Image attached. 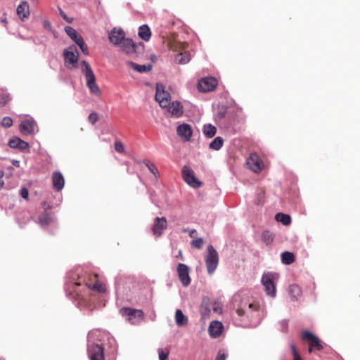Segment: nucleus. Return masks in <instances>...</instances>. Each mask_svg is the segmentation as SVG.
Here are the masks:
<instances>
[{
    "label": "nucleus",
    "mask_w": 360,
    "mask_h": 360,
    "mask_svg": "<svg viewBox=\"0 0 360 360\" xmlns=\"http://www.w3.org/2000/svg\"><path fill=\"white\" fill-rule=\"evenodd\" d=\"M65 290L68 296H72L78 301L75 304L78 307L86 302V296L91 291L105 292V288L97 279L96 274L84 272L80 268L67 273Z\"/></svg>",
    "instance_id": "1"
},
{
    "label": "nucleus",
    "mask_w": 360,
    "mask_h": 360,
    "mask_svg": "<svg viewBox=\"0 0 360 360\" xmlns=\"http://www.w3.org/2000/svg\"><path fill=\"white\" fill-rule=\"evenodd\" d=\"M234 317L240 321L238 325L245 328L256 327L260 323L259 311L252 303L245 304L237 309Z\"/></svg>",
    "instance_id": "2"
},
{
    "label": "nucleus",
    "mask_w": 360,
    "mask_h": 360,
    "mask_svg": "<svg viewBox=\"0 0 360 360\" xmlns=\"http://www.w3.org/2000/svg\"><path fill=\"white\" fill-rule=\"evenodd\" d=\"M125 35L123 29L114 27L108 34L109 41L114 46L119 47L122 52L127 55H132L136 53L137 45Z\"/></svg>",
    "instance_id": "3"
},
{
    "label": "nucleus",
    "mask_w": 360,
    "mask_h": 360,
    "mask_svg": "<svg viewBox=\"0 0 360 360\" xmlns=\"http://www.w3.org/2000/svg\"><path fill=\"white\" fill-rule=\"evenodd\" d=\"M80 64L82 65L81 71L86 77V86L90 91L95 95L100 94L101 90L96 83V77L90 65L86 60H82Z\"/></svg>",
    "instance_id": "4"
},
{
    "label": "nucleus",
    "mask_w": 360,
    "mask_h": 360,
    "mask_svg": "<svg viewBox=\"0 0 360 360\" xmlns=\"http://www.w3.org/2000/svg\"><path fill=\"white\" fill-rule=\"evenodd\" d=\"M205 262L209 275H212L219 264V254L212 245L207 248V252L205 255Z\"/></svg>",
    "instance_id": "5"
},
{
    "label": "nucleus",
    "mask_w": 360,
    "mask_h": 360,
    "mask_svg": "<svg viewBox=\"0 0 360 360\" xmlns=\"http://www.w3.org/2000/svg\"><path fill=\"white\" fill-rule=\"evenodd\" d=\"M65 66L69 69L77 68L78 66L79 51L75 45H70L63 51Z\"/></svg>",
    "instance_id": "6"
},
{
    "label": "nucleus",
    "mask_w": 360,
    "mask_h": 360,
    "mask_svg": "<svg viewBox=\"0 0 360 360\" xmlns=\"http://www.w3.org/2000/svg\"><path fill=\"white\" fill-rule=\"evenodd\" d=\"M120 313L133 325L140 323L144 317V313L142 310L132 309L130 307H123L120 309Z\"/></svg>",
    "instance_id": "7"
},
{
    "label": "nucleus",
    "mask_w": 360,
    "mask_h": 360,
    "mask_svg": "<svg viewBox=\"0 0 360 360\" xmlns=\"http://www.w3.org/2000/svg\"><path fill=\"white\" fill-rule=\"evenodd\" d=\"M87 354L90 360H104V348L101 345L91 342L89 333L87 336Z\"/></svg>",
    "instance_id": "8"
},
{
    "label": "nucleus",
    "mask_w": 360,
    "mask_h": 360,
    "mask_svg": "<svg viewBox=\"0 0 360 360\" xmlns=\"http://www.w3.org/2000/svg\"><path fill=\"white\" fill-rule=\"evenodd\" d=\"M65 32L68 35V37H70V38L72 40H73L75 43L79 47L82 52L84 55H89V49L86 44H85L83 37L80 34H79V33L77 32L75 29L70 26H65Z\"/></svg>",
    "instance_id": "9"
},
{
    "label": "nucleus",
    "mask_w": 360,
    "mask_h": 360,
    "mask_svg": "<svg viewBox=\"0 0 360 360\" xmlns=\"http://www.w3.org/2000/svg\"><path fill=\"white\" fill-rule=\"evenodd\" d=\"M181 172L184 180L190 186L193 188H198L201 186L202 183L195 176L193 170L189 166H184Z\"/></svg>",
    "instance_id": "10"
},
{
    "label": "nucleus",
    "mask_w": 360,
    "mask_h": 360,
    "mask_svg": "<svg viewBox=\"0 0 360 360\" xmlns=\"http://www.w3.org/2000/svg\"><path fill=\"white\" fill-rule=\"evenodd\" d=\"M302 338L304 340L309 341V346L308 349L309 353H311L314 349L321 351L323 349L320 339L314 333L309 330H305L302 333Z\"/></svg>",
    "instance_id": "11"
},
{
    "label": "nucleus",
    "mask_w": 360,
    "mask_h": 360,
    "mask_svg": "<svg viewBox=\"0 0 360 360\" xmlns=\"http://www.w3.org/2000/svg\"><path fill=\"white\" fill-rule=\"evenodd\" d=\"M155 100L159 103L162 108H166L169 105L171 96L169 92L165 91V87L162 84H156Z\"/></svg>",
    "instance_id": "12"
},
{
    "label": "nucleus",
    "mask_w": 360,
    "mask_h": 360,
    "mask_svg": "<svg viewBox=\"0 0 360 360\" xmlns=\"http://www.w3.org/2000/svg\"><path fill=\"white\" fill-rule=\"evenodd\" d=\"M274 274L271 273L264 274L262 276V283L265 288L266 294L274 297L276 296V285L274 282Z\"/></svg>",
    "instance_id": "13"
},
{
    "label": "nucleus",
    "mask_w": 360,
    "mask_h": 360,
    "mask_svg": "<svg viewBox=\"0 0 360 360\" xmlns=\"http://www.w3.org/2000/svg\"><path fill=\"white\" fill-rule=\"evenodd\" d=\"M177 273L179 278L185 287H187L191 283V278L189 276V268L188 266L182 263H179L177 266Z\"/></svg>",
    "instance_id": "14"
},
{
    "label": "nucleus",
    "mask_w": 360,
    "mask_h": 360,
    "mask_svg": "<svg viewBox=\"0 0 360 360\" xmlns=\"http://www.w3.org/2000/svg\"><path fill=\"white\" fill-rule=\"evenodd\" d=\"M217 80L213 77H204L199 80L198 88L201 92H208L214 89Z\"/></svg>",
    "instance_id": "15"
},
{
    "label": "nucleus",
    "mask_w": 360,
    "mask_h": 360,
    "mask_svg": "<svg viewBox=\"0 0 360 360\" xmlns=\"http://www.w3.org/2000/svg\"><path fill=\"white\" fill-rule=\"evenodd\" d=\"M36 125V121L32 117H30L20 122L19 130L23 135H30L34 132Z\"/></svg>",
    "instance_id": "16"
},
{
    "label": "nucleus",
    "mask_w": 360,
    "mask_h": 360,
    "mask_svg": "<svg viewBox=\"0 0 360 360\" xmlns=\"http://www.w3.org/2000/svg\"><path fill=\"white\" fill-rule=\"evenodd\" d=\"M176 133L184 141H188L192 136L193 130L190 124L183 123L177 127Z\"/></svg>",
    "instance_id": "17"
},
{
    "label": "nucleus",
    "mask_w": 360,
    "mask_h": 360,
    "mask_svg": "<svg viewBox=\"0 0 360 360\" xmlns=\"http://www.w3.org/2000/svg\"><path fill=\"white\" fill-rule=\"evenodd\" d=\"M167 228V219L165 217H155L153 227V234L160 236L163 231Z\"/></svg>",
    "instance_id": "18"
},
{
    "label": "nucleus",
    "mask_w": 360,
    "mask_h": 360,
    "mask_svg": "<svg viewBox=\"0 0 360 360\" xmlns=\"http://www.w3.org/2000/svg\"><path fill=\"white\" fill-rule=\"evenodd\" d=\"M223 324L219 321H212L209 326L208 331L210 337L217 338L221 334Z\"/></svg>",
    "instance_id": "19"
},
{
    "label": "nucleus",
    "mask_w": 360,
    "mask_h": 360,
    "mask_svg": "<svg viewBox=\"0 0 360 360\" xmlns=\"http://www.w3.org/2000/svg\"><path fill=\"white\" fill-rule=\"evenodd\" d=\"M168 109L169 112L171 113L172 116L176 117H179L183 115V106L179 101H173L170 102L169 101V105L166 108Z\"/></svg>",
    "instance_id": "20"
},
{
    "label": "nucleus",
    "mask_w": 360,
    "mask_h": 360,
    "mask_svg": "<svg viewBox=\"0 0 360 360\" xmlns=\"http://www.w3.org/2000/svg\"><path fill=\"white\" fill-rule=\"evenodd\" d=\"M8 145L11 148L20 149L22 150L28 149L30 148V145L27 141H25L22 139L16 136L11 139L8 141Z\"/></svg>",
    "instance_id": "21"
},
{
    "label": "nucleus",
    "mask_w": 360,
    "mask_h": 360,
    "mask_svg": "<svg viewBox=\"0 0 360 360\" xmlns=\"http://www.w3.org/2000/svg\"><path fill=\"white\" fill-rule=\"evenodd\" d=\"M52 181L53 188L59 191L64 187L65 179L61 172H54L52 175Z\"/></svg>",
    "instance_id": "22"
},
{
    "label": "nucleus",
    "mask_w": 360,
    "mask_h": 360,
    "mask_svg": "<svg viewBox=\"0 0 360 360\" xmlns=\"http://www.w3.org/2000/svg\"><path fill=\"white\" fill-rule=\"evenodd\" d=\"M16 12L21 20H25L30 15L29 4L27 1H22L16 9Z\"/></svg>",
    "instance_id": "23"
},
{
    "label": "nucleus",
    "mask_w": 360,
    "mask_h": 360,
    "mask_svg": "<svg viewBox=\"0 0 360 360\" xmlns=\"http://www.w3.org/2000/svg\"><path fill=\"white\" fill-rule=\"evenodd\" d=\"M213 302L211 301L210 298L207 296L203 297L200 305V313L202 315H209L211 309Z\"/></svg>",
    "instance_id": "24"
},
{
    "label": "nucleus",
    "mask_w": 360,
    "mask_h": 360,
    "mask_svg": "<svg viewBox=\"0 0 360 360\" xmlns=\"http://www.w3.org/2000/svg\"><path fill=\"white\" fill-rule=\"evenodd\" d=\"M139 36L145 41H148L151 37V31L148 25H142L139 28Z\"/></svg>",
    "instance_id": "25"
},
{
    "label": "nucleus",
    "mask_w": 360,
    "mask_h": 360,
    "mask_svg": "<svg viewBox=\"0 0 360 360\" xmlns=\"http://www.w3.org/2000/svg\"><path fill=\"white\" fill-rule=\"evenodd\" d=\"M128 64L133 70L140 73L148 72L153 68V65L151 64L139 65L132 61H129Z\"/></svg>",
    "instance_id": "26"
},
{
    "label": "nucleus",
    "mask_w": 360,
    "mask_h": 360,
    "mask_svg": "<svg viewBox=\"0 0 360 360\" xmlns=\"http://www.w3.org/2000/svg\"><path fill=\"white\" fill-rule=\"evenodd\" d=\"M53 221V218L49 213H42L39 216V224L44 229Z\"/></svg>",
    "instance_id": "27"
},
{
    "label": "nucleus",
    "mask_w": 360,
    "mask_h": 360,
    "mask_svg": "<svg viewBox=\"0 0 360 360\" xmlns=\"http://www.w3.org/2000/svg\"><path fill=\"white\" fill-rule=\"evenodd\" d=\"M175 322L179 327L184 326L188 323V317L184 314L181 309H176V311Z\"/></svg>",
    "instance_id": "28"
},
{
    "label": "nucleus",
    "mask_w": 360,
    "mask_h": 360,
    "mask_svg": "<svg viewBox=\"0 0 360 360\" xmlns=\"http://www.w3.org/2000/svg\"><path fill=\"white\" fill-rule=\"evenodd\" d=\"M275 219L284 226H288L291 223V217L289 214L283 212H278L276 214Z\"/></svg>",
    "instance_id": "29"
},
{
    "label": "nucleus",
    "mask_w": 360,
    "mask_h": 360,
    "mask_svg": "<svg viewBox=\"0 0 360 360\" xmlns=\"http://www.w3.org/2000/svg\"><path fill=\"white\" fill-rule=\"evenodd\" d=\"M281 262L284 264H291L295 262V255L292 252L285 251L281 253Z\"/></svg>",
    "instance_id": "30"
},
{
    "label": "nucleus",
    "mask_w": 360,
    "mask_h": 360,
    "mask_svg": "<svg viewBox=\"0 0 360 360\" xmlns=\"http://www.w3.org/2000/svg\"><path fill=\"white\" fill-rule=\"evenodd\" d=\"M202 131L207 138H212L216 134L217 128L211 124H207L204 125Z\"/></svg>",
    "instance_id": "31"
},
{
    "label": "nucleus",
    "mask_w": 360,
    "mask_h": 360,
    "mask_svg": "<svg viewBox=\"0 0 360 360\" xmlns=\"http://www.w3.org/2000/svg\"><path fill=\"white\" fill-rule=\"evenodd\" d=\"M190 54L188 52L181 53L175 56V62L178 64H186L190 61Z\"/></svg>",
    "instance_id": "32"
},
{
    "label": "nucleus",
    "mask_w": 360,
    "mask_h": 360,
    "mask_svg": "<svg viewBox=\"0 0 360 360\" xmlns=\"http://www.w3.org/2000/svg\"><path fill=\"white\" fill-rule=\"evenodd\" d=\"M274 239V234L269 230H264L262 233V240L266 245H270Z\"/></svg>",
    "instance_id": "33"
},
{
    "label": "nucleus",
    "mask_w": 360,
    "mask_h": 360,
    "mask_svg": "<svg viewBox=\"0 0 360 360\" xmlns=\"http://www.w3.org/2000/svg\"><path fill=\"white\" fill-rule=\"evenodd\" d=\"M223 143V139L220 136H217L210 143L209 148L212 150H219L222 147Z\"/></svg>",
    "instance_id": "34"
},
{
    "label": "nucleus",
    "mask_w": 360,
    "mask_h": 360,
    "mask_svg": "<svg viewBox=\"0 0 360 360\" xmlns=\"http://www.w3.org/2000/svg\"><path fill=\"white\" fill-rule=\"evenodd\" d=\"M289 293L292 299L297 300L301 295V290L297 285H291L289 287Z\"/></svg>",
    "instance_id": "35"
},
{
    "label": "nucleus",
    "mask_w": 360,
    "mask_h": 360,
    "mask_svg": "<svg viewBox=\"0 0 360 360\" xmlns=\"http://www.w3.org/2000/svg\"><path fill=\"white\" fill-rule=\"evenodd\" d=\"M143 164L148 168L149 171L153 174L155 176H158V169L157 168V167L153 165V164H150L149 160H144L143 161Z\"/></svg>",
    "instance_id": "36"
},
{
    "label": "nucleus",
    "mask_w": 360,
    "mask_h": 360,
    "mask_svg": "<svg viewBox=\"0 0 360 360\" xmlns=\"http://www.w3.org/2000/svg\"><path fill=\"white\" fill-rule=\"evenodd\" d=\"M248 164L250 165V168L255 172H258L262 170V165L259 162L256 161L252 164L250 162H248Z\"/></svg>",
    "instance_id": "37"
},
{
    "label": "nucleus",
    "mask_w": 360,
    "mask_h": 360,
    "mask_svg": "<svg viewBox=\"0 0 360 360\" xmlns=\"http://www.w3.org/2000/svg\"><path fill=\"white\" fill-rule=\"evenodd\" d=\"M11 100V96L8 93H1L0 94V105H5Z\"/></svg>",
    "instance_id": "38"
},
{
    "label": "nucleus",
    "mask_w": 360,
    "mask_h": 360,
    "mask_svg": "<svg viewBox=\"0 0 360 360\" xmlns=\"http://www.w3.org/2000/svg\"><path fill=\"white\" fill-rule=\"evenodd\" d=\"M212 310L217 314H221L222 312V306L220 302L214 301L212 305Z\"/></svg>",
    "instance_id": "39"
},
{
    "label": "nucleus",
    "mask_w": 360,
    "mask_h": 360,
    "mask_svg": "<svg viewBox=\"0 0 360 360\" xmlns=\"http://www.w3.org/2000/svg\"><path fill=\"white\" fill-rule=\"evenodd\" d=\"M1 125L5 128H9L13 125V120L10 117H4L2 119Z\"/></svg>",
    "instance_id": "40"
},
{
    "label": "nucleus",
    "mask_w": 360,
    "mask_h": 360,
    "mask_svg": "<svg viewBox=\"0 0 360 360\" xmlns=\"http://www.w3.org/2000/svg\"><path fill=\"white\" fill-rule=\"evenodd\" d=\"M228 356V354L224 350H219L215 360H226Z\"/></svg>",
    "instance_id": "41"
},
{
    "label": "nucleus",
    "mask_w": 360,
    "mask_h": 360,
    "mask_svg": "<svg viewBox=\"0 0 360 360\" xmlns=\"http://www.w3.org/2000/svg\"><path fill=\"white\" fill-rule=\"evenodd\" d=\"M203 243V239L202 238H198L192 241V245L198 249L201 248Z\"/></svg>",
    "instance_id": "42"
},
{
    "label": "nucleus",
    "mask_w": 360,
    "mask_h": 360,
    "mask_svg": "<svg viewBox=\"0 0 360 360\" xmlns=\"http://www.w3.org/2000/svg\"><path fill=\"white\" fill-rule=\"evenodd\" d=\"M159 359L160 360H166L169 355L168 351H165L162 349H158Z\"/></svg>",
    "instance_id": "43"
},
{
    "label": "nucleus",
    "mask_w": 360,
    "mask_h": 360,
    "mask_svg": "<svg viewBox=\"0 0 360 360\" xmlns=\"http://www.w3.org/2000/svg\"><path fill=\"white\" fill-rule=\"evenodd\" d=\"M88 119H89V121L92 124H95L98 120V115L96 112H92L91 113L89 114V117H88Z\"/></svg>",
    "instance_id": "44"
},
{
    "label": "nucleus",
    "mask_w": 360,
    "mask_h": 360,
    "mask_svg": "<svg viewBox=\"0 0 360 360\" xmlns=\"http://www.w3.org/2000/svg\"><path fill=\"white\" fill-rule=\"evenodd\" d=\"M20 196L23 199H25V200H28L29 199V191H28V189L26 187H22L20 189Z\"/></svg>",
    "instance_id": "45"
},
{
    "label": "nucleus",
    "mask_w": 360,
    "mask_h": 360,
    "mask_svg": "<svg viewBox=\"0 0 360 360\" xmlns=\"http://www.w3.org/2000/svg\"><path fill=\"white\" fill-rule=\"evenodd\" d=\"M115 149L118 153H122L124 150V146L120 141H116L115 143Z\"/></svg>",
    "instance_id": "46"
},
{
    "label": "nucleus",
    "mask_w": 360,
    "mask_h": 360,
    "mask_svg": "<svg viewBox=\"0 0 360 360\" xmlns=\"http://www.w3.org/2000/svg\"><path fill=\"white\" fill-rule=\"evenodd\" d=\"M290 347H291V349H292V355H293V359L300 358L301 356L299 354L295 345L294 344H292Z\"/></svg>",
    "instance_id": "47"
},
{
    "label": "nucleus",
    "mask_w": 360,
    "mask_h": 360,
    "mask_svg": "<svg viewBox=\"0 0 360 360\" xmlns=\"http://www.w3.org/2000/svg\"><path fill=\"white\" fill-rule=\"evenodd\" d=\"M280 324L281 326L282 330L285 332L288 330V321L285 319L282 320V321H281Z\"/></svg>",
    "instance_id": "48"
},
{
    "label": "nucleus",
    "mask_w": 360,
    "mask_h": 360,
    "mask_svg": "<svg viewBox=\"0 0 360 360\" xmlns=\"http://www.w3.org/2000/svg\"><path fill=\"white\" fill-rule=\"evenodd\" d=\"M59 11H60V14L61 15V17L65 20H66L68 22H72V19H70L67 15L65 14V13L61 9V8H59Z\"/></svg>",
    "instance_id": "49"
},
{
    "label": "nucleus",
    "mask_w": 360,
    "mask_h": 360,
    "mask_svg": "<svg viewBox=\"0 0 360 360\" xmlns=\"http://www.w3.org/2000/svg\"><path fill=\"white\" fill-rule=\"evenodd\" d=\"M43 27L45 28V29H48V30H50L51 27V23L48 20H44V22H43Z\"/></svg>",
    "instance_id": "50"
},
{
    "label": "nucleus",
    "mask_w": 360,
    "mask_h": 360,
    "mask_svg": "<svg viewBox=\"0 0 360 360\" xmlns=\"http://www.w3.org/2000/svg\"><path fill=\"white\" fill-rule=\"evenodd\" d=\"M12 163L13 165L16 167H20V161L19 160H13L12 161Z\"/></svg>",
    "instance_id": "51"
},
{
    "label": "nucleus",
    "mask_w": 360,
    "mask_h": 360,
    "mask_svg": "<svg viewBox=\"0 0 360 360\" xmlns=\"http://www.w3.org/2000/svg\"><path fill=\"white\" fill-rule=\"evenodd\" d=\"M195 233H196V230L195 229H192L189 232V235H190L191 237H194Z\"/></svg>",
    "instance_id": "52"
},
{
    "label": "nucleus",
    "mask_w": 360,
    "mask_h": 360,
    "mask_svg": "<svg viewBox=\"0 0 360 360\" xmlns=\"http://www.w3.org/2000/svg\"><path fill=\"white\" fill-rule=\"evenodd\" d=\"M4 186V181L0 179V188H2Z\"/></svg>",
    "instance_id": "53"
},
{
    "label": "nucleus",
    "mask_w": 360,
    "mask_h": 360,
    "mask_svg": "<svg viewBox=\"0 0 360 360\" xmlns=\"http://www.w3.org/2000/svg\"><path fill=\"white\" fill-rule=\"evenodd\" d=\"M4 172H3V171H1V170H0V179H2V177L4 176Z\"/></svg>",
    "instance_id": "54"
},
{
    "label": "nucleus",
    "mask_w": 360,
    "mask_h": 360,
    "mask_svg": "<svg viewBox=\"0 0 360 360\" xmlns=\"http://www.w3.org/2000/svg\"><path fill=\"white\" fill-rule=\"evenodd\" d=\"M219 114L220 117H224L225 116V112H220Z\"/></svg>",
    "instance_id": "55"
},
{
    "label": "nucleus",
    "mask_w": 360,
    "mask_h": 360,
    "mask_svg": "<svg viewBox=\"0 0 360 360\" xmlns=\"http://www.w3.org/2000/svg\"><path fill=\"white\" fill-rule=\"evenodd\" d=\"M1 21H2V22H4V24H7V20H6V18H4V19H2V20H1Z\"/></svg>",
    "instance_id": "56"
},
{
    "label": "nucleus",
    "mask_w": 360,
    "mask_h": 360,
    "mask_svg": "<svg viewBox=\"0 0 360 360\" xmlns=\"http://www.w3.org/2000/svg\"><path fill=\"white\" fill-rule=\"evenodd\" d=\"M139 46H141L143 47V44L142 42H140V43L139 44Z\"/></svg>",
    "instance_id": "57"
},
{
    "label": "nucleus",
    "mask_w": 360,
    "mask_h": 360,
    "mask_svg": "<svg viewBox=\"0 0 360 360\" xmlns=\"http://www.w3.org/2000/svg\"><path fill=\"white\" fill-rule=\"evenodd\" d=\"M293 360H302V357Z\"/></svg>",
    "instance_id": "58"
}]
</instances>
